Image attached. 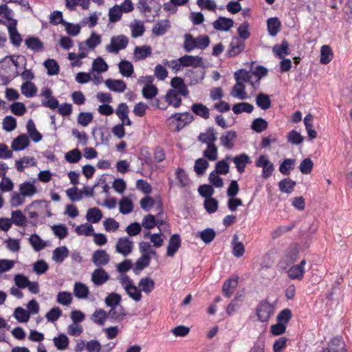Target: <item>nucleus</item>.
Listing matches in <instances>:
<instances>
[{
	"label": "nucleus",
	"mask_w": 352,
	"mask_h": 352,
	"mask_svg": "<svg viewBox=\"0 0 352 352\" xmlns=\"http://www.w3.org/2000/svg\"><path fill=\"white\" fill-rule=\"evenodd\" d=\"M252 74L247 72L245 69H240L235 72L234 78L236 80V85L232 88V92H235V94H232V95L240 99V100H245L248 98V94L245 91V85L241 82V80L243 82H250L252 78Z\"/></svg>",
	"instance_id": "f257e3e1"
},
{
	"label": "nucleus",
	"mask_w": 352,
	"mask_h": 352,
	"mask_svg": "<svg viewBox=\"0 0 352 352\" xmlns=\"http://www.w3.org/2000/svg\"><path fill=\"white\" fill-rule=\"evenodd\" d=\"M275 307L267 300H261L256 307V314L259 322H267L274 314Z\"/></svg>",
	"instance_id": "f03ea898"
},
{
	"label": "nucleus",
	"mask_w": 352,
	"mask_h": 352,
	"mask_svg": "<svg viewBox=\"0 0 352 352\" xmlns=\"http://www.w3.org/2000/svg\"><path fill=\"white\" fill-rule=\"evenodd\" d=\"M129 44V38L123 34L113 36L111 38V43L107 45L106 50L110 53L118 54L121 50L125 49Z\"/></svg>",
	"instance_id": "7ed1b4c3"
},
{
	"label": "nucleus",
	"mask_w": 352,
	"mask_h": 352,
	"mask_svg": "<svg viewBox=\"0 0 352 352\" xmlns=\"http://www.w3.org/2000/svg\"><path fill=\"white\" fill-rule=\"evenodd\" d=\"M245 46L244 41L238 37H234L232 39L229 45V48L226 51V56L228 58L234 57L244 51Z\"/></svg>",
	"instance_id": "20e7f679"
},
{
	"label": "nucleus",
	"mask_w": 352,
	"mask_h": 352,
	"mask_svg": "<svg viewBox=\"0 0 352 352\" xmlns=\"http://www.w3.org/2000/svg\"><path fill=\"white\" fill-rule=\"evenodd\" d=\"M322 352H346V345L341 337L336 336L330 340L328 346L324 348Z\"/></svg>",
	"instance_id": "39448f33"
},
{
	"label": "nucleus",
	"mask_w": 352,
	"mask_h": 352,
	"mask_svg": "<svg viewBox=\"0 0 352 352\" xmlns=\"http://www.w3.org/2000/svg\"><path fill=\"white\" fill-rule=\"evenodd\" d=\"M116 248L118 253L127 256L132 252L133 242L128 237L120 238L116 243Z\"/></svg>",
	"instance_id": "423d86ee"
},
{
	"label": "nucleus",
	"mask_w": 352,
	"mask_h": 352,
	"mask_svg": "<svg viewBox=\"0 0 352 352\" xmlns=\"http://www.w3.org/2000/svg\"><path fill=\"white\" fill-rule=\"evenodd\" d=\"M178 62L181 63L183 67H198L204 65L202 58L198 56L184 55L178 58Z\"/></svg>",
	"instance_id": "0eeeda50"
},
{
	"label": "nucleus",
	"mask_w": 352,
	"mask_h": 352,
	"mask_svg": "<svg viewBox=\"0 0 352 352\" xmlns=\"http://www.w3.org/2000/svg\"><path fill=\"white\" fill-rule=\"evenodd\" d=\"M182 240L179 234H173L168 241L166 256L173 257L181 247Z\"/></svg>",
	"instance_id": "6e6552de"
},
{
	"label": "nucleus",
	"mask_w": 352,
	"mask_h": 352,
	"mask_svg": "<svg viewBox=\"0 0 352 352\" xmlns=\"http://www.w3.org/2000/svg\"><path fill=\"white\" fill-rule=\"evenodd\" d=\"M129 109L126 103L122 102L118 105L116 109V113L122 122L120 124H123V126H131L132 124V122L129 118Z\"/></svg>",
	"instance_id": "1a4fd4ad"
},
{
	"label": "nucleus",
	"mask_w": 352,
	"mask_h": 352,
	"mask_svg": "<svg viewBox=\"0 0 352 352\" xmlns=\"http://www.w3.org/2000/svg\"><path fill=\"white\" fill-rule=\"evenodd\" d=\"M91 261L96 266L101 267L109 262L110 256L104 250H98L94 252Z\"/></svg>",
	"instance_id": "9d476101"
},
{
	"label": "nucleus",
	"mask_w": 352,
	"mask_h": 352,
	"mask_svg": "<svg viewBox=\"0 0 352 352\" xmlns=\"http://www.w3.org/2000/svg\"><path fill=\"white\" fill-rule=\"evenodd\" d=\"M16 24L17 21L12 20V22L8 26V29L11 43L16 47H19L21 43L22 38L16 30Z\"/></svg>",
	"instance_id": "9b49d317"
},
{
	"label": "nucleus",
	"mask_w": 352,
	"mask_h": 352,
	"mask_svg": "<svg viewBox=\"0 0 352 352\" xmlns=\"http://www.w3.org/2000/svg\"><path fill=\"white\" fill-rule=\"evenodd\" d=\"M108 273L102 267L96 269L91 275V280L96 285H101L109 279Z\"/></svg>",
	"instance_id": "f8f14e48"
},
{
	"label": "nucleus",
	"mask_w": 352,
	"mask_h": 352,
	"mask_svg": "<svg viewBox=\"0 0 352 352\" xmlns=\"http://www.w3.org/2000/svg\"><path fill=\"white\" fill-rule=\"evenodd\" d=\"M30 144L28 137L25 134H21L14 138L12 142L11 148L14 151H21Z\"/></svg>",
	"instance_id": "ddd939ff"
},
{
	"label": "nucleus",
	"mask_w": 352,
	"mask_h": 352,
	"mask_svg": "<svg viewBox=\"0 0 352 352\" xmlns=\"http://www.w3.org/2000/svg\"><path fill=\"white\" fill-rule=\"evenodd\" d=\"M234 25L232 19L224 16H219L213 23V27L219 31H228Z\"/></svg>",
	"instance_id": "4468645a"
},
{
	"label": "nucleus",
	"mask_w": 352,
	"mask_h": 352,
	"mask_svg": "<svg viewBox=\"0 0 352 352\" xmlns=\"http://www.w3.org/2000/svg\"><path fill=\"white\" fill-rule=\"evenodd\" d=\"M217 133L213 127L207 129L206 133H201L198 137V140L207 145L214 144L217 140Z\"/></svg>",
	"instance_id": "2eb2a0df"
},
{
	"label": "nucleus",
	"mask_w": 352,
	"mask_h": 352,
	"mask_svg": "<svg viewBox=\"0 0 352 352\" xmlns=\"http://www.w3.org/2000/svg\"><path fill=\"white\" fill-rule=\"evenodd\" d=\"M107 314L109 318L111 321L118 322L122 321L124 317L127 314L122 305H118L117 307H112Z\"/></svg>",
	"instance_id": "dca6fc26"
},
{
	"label": "nucleus",
	"mask_w": 352,
	"mask_h": 352,
	"mask_svg": "<svg viewBox=\"0 0 352 352\" xmlns=\"http://www.w3.org/2000/svg\"><path fill=\"white\" fill-rule=\"evenodd\" d=\"M238 280L239 278L238 276H236L234 278H229L224 282L222 287V292L226 297H231L234 293V289L238 285Z\"/></svg>",
	"instance_id": "f3484780"
},
{
	"label": "nucleus",
	"mask_w": 352,
	"mask_h": 352,
	"mask_svg": "<svg viewBox=\"0 0 352 352\" xmlns=\"http://www.w3.org/2000/svg\"><path fill=\"white\" fill-rule=\"evenodd\" d=\"M151 260V257L148 255V254H142V256L137 260L135 263V267L133 270V272L136 275L140 274L142 270L149 265Z\"/></svg>",
	"instance_id": "a211bd4d"
},
{
	"label": "nucleus",
	"mask_w": 352,
	"mask_h": 352,
	"mask_svg": "<svg viewBox=\"0 0 352 352\" xmlns=\"http://www.w3.org/2000/svg\"><path fill=\"white\" fill-rule=\"evenodd\" d=\"M185 76L189 78L190 85H196L204 79V72L203 69H188Z\"/></svg>",
	"instance_id": "6ab92c4d"
},
{
	"label": "nucleus",
	"mask_w": 352,
	"mask_h": 352,
	"mask_svg": "<svg viewBox=\"0 0 352 352\" xmlns=\"http://www.w3.org/2000/svg\"><path fill=\"white\" fill-rule=\"evenodd\" d=\"M232 160L236 165L238 172L241 173L245 171L246 164L252 162L250 157L245 153H241L235 156Z\"/></svg>",
	"instance_id": "aec40b11"
},
{
	"label": "nucleus",
	"mask_w": 352,
	"mask_h": 352,
	"mask_svg": "<svg viewBox=\"0 0 352 352\" xmlns=\"http://www.w3.org/2000/svg\"><path fill=\"white\" fill-rule=\"evenodd\" d=\"M106 86L115 92L122 93L126 89V85L122 80H113L111 78L105 81Z\"/></svg>",
	"instance_id": "412c9836"
},
{
	"label": "nucleus",
	"mask_w": 352,
	"mask_h": 352,
	"mask_svg": "<svg viewBox=\"0 0 352 352\" xmlns=\"http://www.w3.org/2000/svg\"><path fill=\"white\" fill-rule=\"evenodd\" d=\"M170 28V21L167 19L161 20L153 27L152 32L155 36L164 35Z\"/></svg>",
	"instance_id": "4be33fe9"
},
{
	"label": "nucleus",
	"mask_w": 352,
	"mask_h": 352,
	"mask_svg": "<svg viewBox=\"0 0 352 352\" xmlns=\"http://www.w3.org/2000/svg\"><path fill=\"white\" fill-rule=\"evenodd\" d=\"M236 138V133L234 131H228L223 133L220 138L221 144L226 148L231 149L234 146L232 142Z\"/></svg>",
	"instance_id": "5701e85b"
},
{
	"label": "nucleus",
	"mask_w": 352,
	"mask_h": 352,
	"mask_svg": "<svg viewBox=\"0 0 352 352\" xmlns=\"http://www.w3.org/2000/svg\"><path fill=\"white\" fill-rule=\"evenodd\" d=\"M269 34L275 36L280 30L281 23L278 17L270 18L267 21Z\"/></svg>",
	"instance_id": "b1692460"
},
{
	"label": "nucleus",
	"mask_w": 352,
	"mask_h": 352,
	"mask_svg": "<svg viewBox=\"0 0 352 352\" xmlns=\"http://www.w3.org/2000/svg\"><path fill=\"white\" fill-rule=\"evenodd\" d=\"M272 51L277 57L280 59L283 58L285 55H288L289 54V43L287 41L283 40L280 45H275L272 48Z\"/></svg>",
	"instance_id": "393cba45"
},
{
	"label": "nucleus",
	"mask_w": 352,
	"mask_h": 352,
	"mask_svg": "<svg viewBox=\"0 0 352 352\" xmlns=\"http://www.w3.org/2000/svg\"><path fill=\"white\" fill-rule=\"evenodd\" d=\"M151 54L152 49L148 45L137 46L134 49V56L136 60L145 59Z\"/></svg>",
	"instance_id": "a878e982"
},
{
	"label": "nucleus",
	"mask_w": 352,
	"mask_h": 352,
	"mask_svg": "<svg viewBox=\"0 0 352 352\" xmlns=\"http://www.w3.org/2000/svg\"><path fill=\"white\" fill-rule=\"evenodd\" d=\"M166 102L175 108L182 104V98L178 96V93L175 89H169L165 96Z\"/></svg>",
	"instance_id": "bb28decb"
},
{
	"label": "nucleus",
	"mask_w": 352,
	"mask_h": 352,
	"mask_svg": "<svg viewBox=\"0 0 352 352\" xmlns=\"http://www.w3.org/2000/svg\"><path fill=\"white\" fill-rule=\"evenodd\" d=\"M192 111L197 116L206 120L210 117L209 109L202 103H195L191 106Z\"/></svg>",
	"instance_id": "cd10ccee"
},
{
	"label": "nucleus",
	"mask_w": 352,
	"mask_h": 352,
	"mask_svg": "<svg viewBox=\"0 0 352 352\" xmlns=\"http://www.w3.org/2000/svg\"><path fill=\"white\" fill-rule=\"evenodd\" d=\"M28 48L34 51L41 52L44 48L43 43L37 37L30 36L25 40Z\"/></svg>",
	"instance_id": "c85d7f7f"
},
{
	"label": "nucleus",
	"mask_w": 352,
	"mask_h": 352,
	"mask_svg": "<svg viewBox=\"0 0 352 352\" xmlns=\"http://www.w3.org/2000/svg\"><path fill=\"white\" fill-rule=\"evenodd\" d=\"M256 105L263 110L270 108L272 101L270 96L264 93H259L256 97Z\"/></svg>",
	"instance_id": "c756f323"
},
{
	"label": "nucleus",
	"mask_w": 352,
	"mask_h": 352,
	"mask_svg": "<svg viewBox=\"0 0 352 352\" xmlns=\"http://www.w3.org/2000/svg\"><path fill=\"white\" fill-rule=\"evenodd\" d=\"M296 185V182L292 180L289 177L284 178L278 183L279 190L282 192L287 194H290L293 192Z\"/></svg>",
	"instance_id": "7c9ffc66"
},
{
	"label": "nucleus",
	"mask_w": 352,
	"mask_h": 352,
	"mask_svg": "<svg viewBox=\"0 0 352 352\" xmlns=\"http://www.w3.org/2000/svg\"><path fill=\"white\" fill-rule=\"evenodd\" d=\"M102 217V211L98 208H89L86 214L87 220L91 223L99 222Z\"/></svg>",
	"instance_id": "2f4dec72"
},
{
	"label": "nucleus",
	"mask_w": 352,
	"mask_h": 352,
	"mask_svg": "<svg viewBox=\"0 0 352 352\" xmlns=\"http://www.w3.org/2000/svg\"><path fill=\"white\" fill-rule=\"evenodd\" d=\"M19 190L23 197H31L37 191L34 184L29 182L21 184Z\"/></svg>",
	"instance_id": "473e14b6"
},
{
	"label": "nucleus",
	"mask_w": 352,
	"mask_h": 352,
	"mask_svg": "<svg viewBox=\"0 0 352 352\" xmlns=\"http://www.w3.org/2000/svg\"><path fill=\"white\" fill-rule=\"evenodd\" d=\"M69 256V250L66 246H60L53 251L52 259L56 263H62Z\"/></svg>",
	"instance_id": "72a5a7b5"
},
{
	"label": "nucleus",
	"mask_w": 352,
	"mask_h": 352,
	"mask_svg": "<svg viewBox=\"0 0 352 352\" xmlns=\"http://www.w3.org/2000/svg\"><path fill=\"white\" fill-rule=\"evenodd\" d=\"M120 73L125 77H130L133 74V65L128 60H122L118 64Z\"/></svg>",
	"instance_id": "f704fd0d"
},
{
	"label": "nucleus",
	"mask_w": 352,
	"mask_h": 352,
	"mask_svg": "<svg viewBox=\"0 0 352 352\" xmlns=\"http://www.w3.org/2000/svg\"><path fill=\"white\" fill-rule=\"evenodd\" d=\"M109 318L107 312L102 309H96L91 316V320L96 324L104 325L106 320Z\"/></svg>",
	"instance_id": "c9c22d12"
},
{
	"label": "nucleus",
	"mask_w": 352,
	"mask_h": 352,
	"mask_svg": "<svg viewBox=\"0 0 352 352\" xmlns=\"http://www.w3.org/2000/svg\"><path fill=\"white\" fill-rule=\"evenodd\" d=\"M296 160L294 159L284 160L279 166V171L284 175L288 176L291 173V170L294 168Z\"/></svg>",
	"instance_id": "e433bc0d"
},
{
	"label": "nucleus",
	"mask_w": 352,
	"mask_h": 352,
	"mask_svg": "<svg viewBox=\"0 0 352 352\" xmlns=\"http://www.w3.org/2000/svg\"><path fill=\"white\" fill-rule=\"evenodd\" d=\"M21 93L27 98H31L36 95L37 88L35 85L30 81L23 82L21 87Z\"/></svg>",
	"instance_id": "4c0bfd02"
},
{
	"label": "nucleus",
	"mask_w": 352,
	"mask_h": 352,
	"mask_svg": "<svg viewBox=\"0 0 352 352\" xmlns=\"http://www.w3.org/2000/svg\"><path fill=\"white\" fill-rule=\"evenodd\" d=\"M305 273V270H301V268L296 265L292 266L287 271L289 278L292 280H301L304 277Z\"/></svg>",
	"instance_id": "58836bf2"
},
{
	"label": "nucleus",
	"mask_w": 352,
	"mask_h": 352,
	"mask_svg": "<svg viewBox=\"0 0 352 352\" xmlns=\"http://www.w3.org/2000/svg\"><path fill=\"white\" fill-rule=\"evenodd\" d=\"M138 285L141 288V291L149 294L154 289L155 283L150 277H145L140 279Z\"/></svg>",
	"instance_id": "ea45409f"
},
{
	"label": "nucleus",
	"mask_w": 352,
	"mask_h": 352,
	"mask_svg": "<svg viewBox=\"0 0 352 352\" xmlns=\"http://www.w3.org/2000/svg\"><path fill=\"white\" fill-rule=\"evenodd\" d=\"M74 294L78 298H85L89 294L88 287L82 283H76L74 288Z\"/></svg>",
	"instance_id": "a19ab883"
},
{
	"label": "nucleus",
	"mask_w": 352,
	"mask_h": 352,
	"mask_svg": "<svg viewBox=\"0 0 352 352\" xmlns=\"http://www.w3.org/2000/svg\"><path fill=\"white\" fill-rule=\"evenodd\" d=\"M43 65L47 69L48 75L53 76L59 73V65L54 59L48 58L44 62Z\"/></svg>",
	"instance_id": "79ce46f5"
},
{
	"label": "nucleus",
	"mask_w": 352,
	"mask_h": 352,
	"mask_svg": "<svg viewBox=\"0 0 352 352\" xmlns=\"http://www.w3.org/2000/svg\"><path fill=\"white\" fill-rule=\"evenodd\" d=\"M333 58V52L329 45H322L320 50V63L328 64Z\"/></svg>",
	"instance_id": "37998d69"
},
{
	"label": "nucleus",
	"mask_w": 352,
	"mask_h": 352,
	"mask_svg": "<svg viewBox=\"0 0 352 352\" xmlns=\"http://www.w3.org/2000/svg\"><path fill=\"white\" fill-rule=\"evenodd\" d=\"M29 241L35 251L38 252L45 248V243L36 234H33L29 238Z\"/></svg>",
	"instance_id": "c03bdc74"
},
{
	"label": "nucleus",
	"mask_w": 352,
	"mask_h": 352,
	"mask_svg": "<svg viewBox=\"0 0 352 352\" xmlns=\"http://www.w3.org/2000/svg\"><path fill=\"white\" fill-rule=\"evenodd\" d=\"M121 296L117 293L112 292L109 294L104 299L107 306L111 307H117L121 302Z\"/></svg>",
	"instance_id": "a18cd8bd"
},
{
	"label": "nucleus",
	"mask_w": 352,
	"mask_h": 352,
	"mask_svg": "<svg viewBox=\"0 0 352 352\" xmlns=\"http://www.w3.org/2000/svg\"><path fill=\"white\" fill-rule=\"evenodd\" d=\"M55 346L58 350H65L68 347L69 338L65 334H60L58 337H54L53 339Z\"/></svg>",
	"instance_id": "49530a36"
},
{
	"label": "nucleus",
	"mask_w": 352,
	"mask_h": 352,
	"mask_svg": "<svg viewBox=\"0 0 352 352\" xmlns=\"http://www.w3.org/2000/svg\"><path fill=\"white\" fill-rule=\"evenodd\" d=\"M238 236L236 234L233 236L232 244L233 250L232 254L234 256L239 258L242 256L245 252V247L241 242H238Z\"/></svg>",
	"instance_id": "de8ad7c7"
},
{
	"label": "nucleus",
	"mask_w": 352,
	"mask_h": 352,
	"mask_svg": "<svg viewBox=\"0 0 352 352\" xmlns=\"http://www.w3.org/2000/svg\"><path fill=\"white\" fill-rule=\"evenodd\" d=\"M254 110L252 104L248 102H240L234 104L232 111L235 114H240L243 112L252 113Z\"/></svg>",
	"instance_id": "09e8293b"
},
{
	"label": "nucleus",
	"mask_w": 352,
	"mask_h": 352,
	"mask_svg": "<svg viewBox=\"0 0 352 352\" xmlns=\"http://www.w3.org/2000/svg\"><path fill=\"white\" fill-rule=\"evenodd\" d=\"M267 126L268 123L265 119L258 118L252 122L251 129L257 133H261L267 128Z\"/></svg>",
	"instance_id": "8fccbe9b"
},
{
	"label": "nucleus",
	"mask_w": 352,
	"mask_h": 352,
	"mask_svg": "<svg viewBox=\"0 0 352 352\" xmlns=\"http://www.w3.org/2000/svg\"><path fill=\"white\" fill-rule=\"evenodd\" d=\"M120 212L123 214L130 213L133 210V205L132 201L128 197H123L120 201Z\"/></svg>",
	"instance_id": "3c124183"
},
{
	"label": "nucleus",
	"mask_w": 352,
	"mask_h": 352,
	"mask_svg": "<svg viewBox=\"0 0 352 352\" xmlns=\"http://www.w3.org/2000/svg\"><path fill=\"white\" fill-rule=\"evenodd\" d=\"M216 232L212 228H206L199 232L201 239L206 243H211L215 238Z\"/></svg>",
	"instance_id": "603ef678"
},
{
	"label": "nucleus",
	"mask_w": 352,
	"mask_h": 352,
	"mask_svg": "<svg viewBox=\"0 0 352 352\" xmlns=\"http://www.w3.org/2000/svg\"><path fill=\"white\" fill-rule=\"evenodd\" d=\"M209 166L208 162L205 158H199L195 161L194 170L198 175H203Z\"/></svg>",
	"instance_id": "864d4df0"
},
{
	"label": "nucleus",
	"mask_w": 352,
	"mask_h": 352,
	"mask_svg": "<svg viewBox=\"0 0 352 352\" xmlns=\"http://www.w3.org/2000/svg\"><path fill=\"white\" fill-rule=\"evenodd\" d=\"M122 14V10L118 5L113 6L109 12V21L115 23L120 20Z\"/></svg>",
	"instance_id": "5fc2aeb1"
},
{
	"label": "nucleus",
	"mask_w": 352,
	"mask_h": 352,
	"mask_svg": "<svg viewBox=\"0 0 352 352\" xmlns=\"http://www.w3.org/2000/svg\"><path fill=\"white\" fill-rule=\"evenodd\" d=\"M108 65L104 60V59L99 56L95 59L93 62L92 68L93 70L99 73L104 72L108 69Z\"/></svg>",
	"instance_id": "6e6d98bb"
},
{
	"label": "nucleus",
	"mask_w": 352,
	"mask_h": 352,
	"mask_svg": "<svg viewBox=\"0 0 352 352\" xmlns=\"http://www.w3.org/2000/svg\"><path fill=\"white\" fill-rule=\"evenodd\" d=\"M13 315L19 322H26L30 318L29 313L21 307L16 308Z\"/></svg>",
	"instance_id": "4d7b16f0"
},
{
	"label": "nucleus",
	"mask_w": 352,
	"mask_h": 352,
	"mask_svg": "<svg viewBox=\"0 0 352 352\" xmlns=\"http://www.w3.org/2000/svg\"><path fill=\"white\" fill-rule=\"evenodd\" d=\"M16 128V120L12 116H7L3 120V129L10 132Z\"/></svg>",
	"instance_id": "13d9d810"
},
{
	"label": "nucleus",
	"mask_w": 352,
	"mask_h": 352,
	"mask_svg": "<svg viewBox=\"0 0 352 352\" xmlns=\"http://www.w3.org/2000/svg\"><path fill=\"white\" fill-rule=\"evenodd\" d=\"M125 291L129 296L135 302H139L142 299V292L134 284L129 288H126Z\"/></svg>",
	"instance_id": "bf43d9fd"
},
{
	"label": "nucleus",
	"mask_w": 352,
	"mask_h": 352,
	"mask_svg": "<svg viewBox=\"0 0 352 352\" xmlns=\"http://www.w3.org/2000/svg\"><path fill=\"white\" fill-rule=\"evenodd\" d=\"M204 157L210 161H214L218 157L217 147L215 144L207 145V148L204 151Z\"/></svg>",
	"instance_id": "052dcab7"
},
{
	"label": "nucleus",
	"mask_w": 352,
	"mask_h": 352,
	"mask_svg": "<svg viewBox=\"0 0 352 352\" xmlns=\"http://www.w3.org/2000/svg\"><path fill=\"white\" fill-rule=\"evenodd\" d=\"M176 176L177 179L179 181V186L183 188L188 186L190 183V179L183 168H177V170H176Z\"/></svg>",
	"instance_id": "680f3d73"
},
{
	"label": "nucleus",
	"mask_w": 352,
	"mask_h": 352,
	"mask_svg": "<svg viewBox=\"0 0 352 352\" xmlns=\"http://www.w3.org/2000/svg\"><path fill=\"white\" fill-rule=\"evenodd\" d=\"M287 141L293 144L298 145L304 141V137L296 130H292L287 134Z\"/></svg>",
	"instance_id": "e2e57ef3"
},
{
	"label": "nucleus",
	"mask_w": 352,
	"mask_h": 352,
	"mask_svg": "<svg viewBox=\"0 0 352 352\" xmlns=\"http://www.w3.org/2000/svg\"><path fill=\"white\" fill-rule=\"evenodd\" d=\"M56 301L58 303L65 306H68L72 301L71 293L68 292H60L57 294Z\"/></svg>",
	"instance_id": "0e129e2a"
},
{
	"label": "nucleus",
	"mask_w": 352,
	"mask_h": 352,
	"mask_svg": "<svg viewBox=\"0 0 352 352\" xmlns=\"http://www.w3.org/2000/svg\"><path fill=\"white\" fill-rule=\"evenodd\" d=\"M65 160L69 163H77L81 159L82 154L78 148H75L67 152L65 154Z\"/></svg>",
	"instance_id": "69168bd1"
},
{
	"label": "nucleus",
	"mask_w": 352,
	"mask_h": 352,
	"mask_svg": "<svg viewBox=\"0 0 352 352\" xmlns=\"http://www.w3.org/2000/svg\"><path fill=\"white\" fill-rule=\"evenodd\" d=\"M52 230L60 239H65L68 234L67 228L64 224L54 225L52 226Z\"/></svg>",
	"instance_id": "338daca9"
},
{
	"label": "nucleus",
	"mask_w": 352,
	"mask_h": 352,
	"mask_svg": "<svg viewBox=\"0 0 352 352\" xmlns=\"http://www.w3.org/2000/svg\"><path fill=\"white\" fill-rule=\"evenodd\" d=\"M157 88L153 85H146L142 89V95L146 99H152L157 94Z\"/></svg>",
	"instance_id": "774afa93"
}]
</instances>
